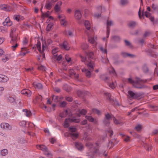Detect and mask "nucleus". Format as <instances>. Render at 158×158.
<instances>
[{"instance_id":"nucleus-29","label":"nucleus","mask_w":158,"mask_h":158,"mask_svg":"<svg viewBox=\"0 0 158 158\" xmlns=\"http://www.w3.org/2000/svg\"><path fill=\"white\" fill-rule=\"evenodd\" d=\"M110 103L114 106H120L119 103L118 102L117 100L116 99L114 100L113 99V101H111Z\"/></svg>"},{"instance_id":"nucleus-32","label":"nucleus","mask_w":158,"mask_h":158,"mask_svg":"<svg viewBox=\"0 0 158 158\" xmlns=\"http://www.w3.org/2000/svg\"><path fill=\"white\" fill-rule=\"evenodd\" d=\"M8 153V151L6 149H4L1 151V155L2 156H5Z\"/></svg>"},{"instance_id":"nucleus-49","label":"nucleus","mask_w":158,"mask_h":158,"mask_svg":"<svg viewBox=\"0 0 158 158\" xmlns=\"http://www.w3.org/2000/svg\"><path fill=\"white\" fill-rule=\"evenodd\" d=\"M121 55L122 57L125 58L128 56V53L124 52H122L121 53Z\"/></svg>"},{"instance_id":"nucleus-36","label":"nucleus","mask_w":158,"mask_h":158,"mask_svg":"<svg viewBox=\"0 0 158 158\" xmlns=\"http://www.w3.org/2000/svg\"><path fill=\"white\" fill-rule=\"evenodd\" d=\"M36 47H37L39 51L42 53V52L41 51V43L40 41H38L37 44H36Z\"/></svg>"},{"instance_id":"nucleus-2","label":"nucleus","mask_w":158,"mask_h":158,"mask_svg":"<svg viewBox=\"0 0 158 158\" xmlns=\"http://www.w3.org/2000/svg\"><path fill=\"white\" fill-rule=\"evenodd\" d=\"M128 82L132 84L133 85L135 88L138 89H143L146 87L143 83L147 82L146 79H141L139 78L136 77L135 80L134 81L131 78L128 79Z\"/></svg>"},{"instance_id":"nucleus-61","label":"nucleus","mask_w":158,"mask_h":158,"mask_svg":"<svg viewBox=\"0 0 158 158\" xmlns=\"http://www.w3.org/2000/svg\"><path fill=\"white\" fill-rule=\"evenodd\" d=\"M58 51V48H56L53 49L52 51V53L53 55H56L55 54Z\"/></svg>"},{"instance_id":"nucleus-27","label":"nucleus","mask_w":158,"mask_h":158,"mask_svg":"<svg viewBox=\"0 0 158 158\" xmlns=\"http://www.w3.org/2000/svg\"><path fill=\"white\" fill-rule=\"evenodd\" d=\"M69 121L70 122H75L76 123H78L80 122V120L79 119L75 118H69L68 119Z\"/></svg>"},{"instance_id":"nucleus-16","label":"nucleus","mask_w":158,"mask_h":158,"mask_svg":"<svg viewBox=\"0 0 158 158\" xmlns=\"http://www.w3.org/2000/svg\"><path fill=\"white\" fill-rule=\"evenodd\" d=\"M81 16L82 15L81 13L79 10H76L75 11V17L77 19L80 21V20L81 19Z\"/></svg>"},{"instance_id":"nucleus-21","label":"nucleus","mask_w":158,"mask_h":158,"mask_svg":"<svg viewBox=\"0 0 158 158\" xmlns=\"http://www.w3.org/2000/svg\"><path fill=\"white\" fill-rule=\"evenodd\" d=\"M68 111L67 110L59 114V116L61 118L65 117L68 114Z\"/></svg>"},{"instance_id":"nucleus-22","label":"nucleus","mask_w":158,"mask_h":158,"mask_svg":"<svg viewBox=\"0 0 158 158\" xmlns=\"http://www.w3.org/2000/svg\"><path fill=\"white\" fill-rule=\"evenodd\" d=\"M104 94L107 97V99L110 102L111 101H113V99L111 98V95L110 93H104Z\"/></svg>"},{"instance_id":"nucleus-20","label":"nucleus","mask_w":158,"mask_h":158,"mask_svg":"<svg viewBox=\"0 0 158 158\" xmlns=\"http://www.w3.org/2000/svg\"><path fill=\"white\" fill-rule=\"evenodd\" d=\"M23 111L25 113V115L27 117H29L31 115V111L27 109H23Z\"/></svg>"},{"instance_id":"nucleus-9","label":"nucleus","mask_w":158,"mask_h":158,"mask_svg":"<svg viewBox=\"0 0 158 158\" xmlns=\"http://www.w3.org/2000/svg\"><path fill=\"white\" fill-rule=\"evenodd\" d=\"M137 25V23L134 21H130L127 23V26L131 29H133Z\"/></svg>"},{"instance_id":"nucleus-1","label":"nucleus","mask_w":158,"mask_h":158,"mask_svg":"<svg viewBox=\"0 0 158 158\" xmlns=\"http://www.w3.org/2000/svg\"><path fill=\"white\" fill-rule=\"evenodd\" d=\"M86 55L84 57L81 55H80L79 56L81 58L82 62L84 63L86 65L89 70L85 68L82 69L83 72L85 73L86 76L88 77H90L91 76V71L92 72L94 70V63L91 60L94 58V53L92 52H86Z\"/></svg>"},{"instance_id":"nucleus-58","label":"nucleus","mask_w":158,"mask_h":158,"mask_svg":"<svg viewBox=\"0 0 158 158\" xmlns=\"http://www.w3.org/2000/svg\"><path fill=\"white\" fill-rule=\"evenodd\" d=\"M100 50L103 53H107V50L106 49H104L102 47H101L100 48Z\"/></svg>"},{"instance_id":"nucleus-37","label":"nucleus","mask_w":158,"mask_h":158,"mask_svg":"<svg viewBox=\"0 0 158 158\" xmlns=\"http://www.w3.org/2000/svg\"><path fill=\"white\" fill-rule=\"evenodd\" d=\"M110 120L104 119L103 121L104 124L106 126H108L110 123Z\"/></svg>"},{"instance_id":"nucleus-56","label":"nucleus","mask_w":158,"mask_h":158,"mask_svg":"<svg viewBox=\"0 0 158 158\" xmlns=\"http://www.w3.org/2000/svg\"><path fill=\"white\" fill-rule=\"evenodd\" d=\"M46 46V42L45 40H42V50L44 51Z\"/></svg>"},{"instance_id":"nucleus-55","label":"nucleus","mask_w":158,"mask_h":158,"mask_svg":"<svg viewBox=\"0 0 158 158\" xmlns=\"http://www.w3.org/2000/svg\"><path fill=\"white\" fill-rule=\"evenodd\" d=\"M58 96L53 95L52 97V99L55 102H58Z\"/></svg>"},{"instance_id":"nucleus-11","label":"nucleus","mask_w":158,"mask_h":158,"mask_svg":"<svg viewBox=\"0 0 158 158\" xmlns=\"http://www.w3.org/2000/svg\"><path fill=\"white\" fill-rule=\"evenodd\" d=\"M0 8L1 9L7 11H10L11 10V7L7 5H1Z\"/></svg>"},{"instance_id":"nucleus-31","label":"nucleus","mask_w":158,"mask_h":158,"mask_svg":"<svg viewBox=\"0 0 158 158\" xmlns=\"http://www.w3.org/2000/svg\"><path fill=\"white\" fill-rule=\"evenodd\" d=\"M37 148H38L43 150V151L47 150V148L46 147L43 145H38L37 146Z\"/></svg>"},{"instance_id":"nucleus-4","label":"nucleus","mask_w":158,"mask_h":158,"mask_svg":"<svg viewBox=\"0 0 158 158\" xmlns=\"http://www.w3.org/2000/svg\"><path fill=\"white\" fill-rule=\"evenodd\" d=\"M87 156H89V158H96L97 156L101 157L103 156L106 157L107 156V152L105 150L98 152L97 150H95L91 152L88 153Z\"/></svg>"},{"instance_id":"nucleus-46","label":"nucleus","mask_w":158,"mask_h":158,"mask_svg":"<svg viewBox=\"0 0 158 158\" xmlns=\"http://www.w3.org/2000/svg\"><path fill=\"white\" fill-rule=\"evenodd\" d=\"M92 111L94 113H96L98 115L101 114L100 111L96 109H92Z\"/></svg>"},{"instance_id":"nucleus-41","label":"nucleus","mask_w":158,"mask_h":158,"mask_svg":"<svg viewBox=\"0 0 158 158\" xmlns=\"http://www.w3.org/2000/svg\"><path fill=\"white\" fill-rule=\"evenodd\" d=\"M109 73L110 74H112L114 76H116V72L113 68H112L111 70L109 71Z\"/></svg>"},{"instance_id":"nucleus-19","label":"nucleus","mask_w":158,"mask_h":158,"mask_svg":"<svg viewBox=\"0 0 158 158\" xmlns=\"http://www.w3.org/2000/svg\"><path fill=\"white\" fill-rule=\"evenodd\" d=\"M61 4V2H58L56 5L55 6V9L56 12H58L60 11V6Z\"/></svg>"},{"instance_id":"nucleus-40","label":"nucleus","mask_w":158,"mask_h":158,"mask_svg":"<svg viewBox=\"0 0 158 158\" xmlns=\"http://www.w3.org/2000/svg\"><path fill=\"white\" fill-rule=\"evenodd\" d=\"M16 99L15 97H12L11 96H9L8 98V100L11 103H13L15 102Z\"/></svg>"},{"instance_id":"nucleus-62","label":"nucleus","mask_w":158,"mask_h":158,"mask_svg":"<svg viewBox=\"0 0 158 158\" xmlns=\"http://www.w3.org/2000/svg\"><path fill=\"white\" fill-rule=\"evenodd\" d=\"M26 93L24 94L27 95L28 97H29L31 95V92L29 90H26Z\"/></svg>"},{"instance_id":"nucleus-17","label":"nucleus","mask_w":158,"mask_h":158,"mask_svg":"<svg viewBox=\"0 0 158 158\" xmlns=\"http://www.w3.org/2000/svg\"><path fill=\"white\" fill-rule=\"evenodd\" d=\"M75 146L76 148H77V149L79 151L82 150L83 148V146L82 144L78 142H77L75 143Z\"/></svg>"},{"instance_id":"nucleus-6","label":"nucleus","mask_w":158,"mask_h":158,"mask_svg":"<svg viewBox=\"0 0 158 158\" xmlns=\"http://www.w3.org/2000/svg\"><path fill=\"white\" fill-rule=\"evenodd\" d=\"M128 93L129 97L134 99L140 97L141 96V94L140 93H135L131 90L129 91Z\"/></svg>"},{"instance_id":"nucleus-34","label":"nucleus","mask_w":158,"mask_h":158,"mask_svg":"<svg viewBox=\"0 0 158 158\" xmlns=\"http://www.w3.org/2000/svg\"><path fill=\"white\" fill-rule=\"evenodd\" d=\"M144 147L147 151H151L152 147V146H150L147 143L145 144L144 145Z\"/></svg>"},{"instance_id":"nucleus-43","label":"nucleus","mask_w":158,"mask_h":158,"mask_svg":"<svg viewBox=\"0 0 158 158\" xmlns=\"http://www.w3.org/2000/svg\"><path fill=\"white\" fill-rule=\"evenodd\" d=\"M88 45L86 44L83 43L81 46V48L83 50H86L88 48Z\"/></svg>"},{"instance_id":"nucleus-51","label":"nucleus","mask_w":158,"mask_h":158,"mask_svg":"<svg viewBox=\"0 0 158 158\" xmlns=\"http://www.w3.org/2000/svg\"><path fill=\"white\" fill-rule=\"evenodd\" d=\"M65 60L68 63L71 61V58L69 56V55H65Z\"/></svg>"},{"instance_id":"nucleus-52","label":"nucleus","mask_w":158,"mask_h":158,"mask_svg":"<svg viewBox=\"0 0 158 158\" xmlns=\"http://www.w3.org/2000/svg\"><path fill=\"white\" fill-rule=\"evenodd\" d=\"M79 113L82 115H85L86 113V111L85 109H82L81 110H79Z\"/></svg>"},{"instance_id":"nucleus-14","label":"nucleus","mask_w":158,"mask_h":158,"mask_svg":"<svg viewBox=\"0 0 158 158\" xmlns=\"http://www.w3.org/2000/svg\"><path fill=\"white\" fill-rule=\"evenodd\" d=\"M60 45L61 48L66 50H69L70 49V47L68 45V43L66 41H64L62 44H60Z\"/></svg>"},{"instance_id":"nucleus-18","label":"nucleus","mask_w":158,"mask_h":158,"mask_svg":"<svg viewBox=\"0 0 158 158\" xmlns=\"http://www.w3.org/2000/svg\"><path fill=\"white\" fill-rule=\"evenodd\" d=\"M8 80V77L4 75H0V82H6Z\"/></svg>"},{"instance_id":"nucleus-15","label":"nucleus","mask_w":158,"mask_h":158,"mask_svg":"<svg viewBox=\"0 0 158 158\" xmlns=\"http://www.w3.org/2000/svg\"><path fill=\"white\" fill-rule=\"evenodd\" d=\"M3 24L4 26L7 25L9 26H11L12 24V22L10 21L9 17L6 18Z\"/></svg>"},{"instance_id":"nucleus-47","label":"nucleus","mask_w":158,"mask_h":158,"mask_svg":"<svg viewBox=\"0 0 158 158\" xmlns=\"http://www.w3.org/2000/svg\"><path fill=\"white\" fill-rule=\"evenodd\" d=\"M60 23L61 25L64 26H66L67 24V22L65 21L64 19H62L60 20Z\"/></svg>"},{"instance_id":"nucleus-26","label":"nucleus","mask_w":158,"mask_h":158,"mask_svg":"<svg viewBox=\"0 0 158 158\" xmlns=\"http://www.w3.org/2000/svg\"><path fill=\"white\" fill-rule=\"evenodd\" d=\"M129 2L128 0H121L120 2V4L123 6H126L128 4Z\"/></svg>"},{"instance_id":"nucleus-48","label":"nucleus","mask_w":158,"mask_h":158,"mask_svg":"<svg viewBox=\"0 0 158 158\" xmlns=\"http://www.w3.org/2000/svg\"><path fill=\"white\" fill-rule=\"evenodd\" d=\"M86 118L89 121L91 122H93L94 121V118L90 116H86Z\"/></svg>"},{"instance_id":"nucleus-63","label":"nucleus","mask_w":158,"mask_h":158,"mask_svg":"<svg viewBox=\"0 0 158 158\" xmlns=\"http://www.w3.org/2000/svg\"><path fill=\"white\" fill-rule=\"evenodd\" d=\"M36 99L38 102H40L42 100V98L41 96L39 95L36 97Z\"/></svg>"},{"instance_id":"nucleus-53","label":"nucleus","mask_w":158,"mask_h":158,"mask_svg":"<svg viewBox=\"0 0 158 158\" xmlns=\"http://www.w3.org/2000/svg\"><path fill=\"white\" fill-rule=\"evenodd\" d=\"M26 124V122L25 121H22L19 123V125L21 127H25Z\"/></svg>"},{"instance_id":"nucleus-44","label":"nucleus","mask_w":158,"mask_h":158,"mask_svg":"<svg viewBox=\"0 0 158 158\" xmlns=\"http://www.w3.org/2000/svg\"><path fill=\"white\" fill-rule=\"evenodd\" d=\"M69 131L71 132V133H74L77 131V129L75 127H70L69 128Z\"/></svg>"},{"instance_id":"nucleus-45","label":"nucleus","mask_w":158,"mask_h":158,"mask_svg":"<svg viewBox=\"0 0 158 158\" xmlns=\"http://www.w3.org/2000/svg\"><path fill=\"white\" fill-rule=\"evenodd\" d=\"M124 42L125 43V45L126 46H129L130 47H132L131 43L127 40H124Z\"/></svg>"},{"instance_id":"nucleus-35","label":"nucleus","mask_w":158,"mask_h":158,"mask_svg":"<svg viewBox=\"0 0 158 158\" xmlns=\"http://www.w3.org/2000/svg\"><path fill=\"white\" fill-rule=\"evenodd\" d=\"M112 39L115 42H118L120 40V37L117 35H114L112 37Z\"/></svg>"},{"instance_id":"nucleus-13","label":"nucleus","mask_w":158,"mask_h":158,"mask_svg":"<svg viewBox=\"0 0 158 158\" xmlns=\"http://www.w3.org/2000/svg\"><path fill=\"white\" fill-rule=\"evenodd\" d=\"M88 92L86 91H81L80 90H78L77 92V95L78 97L83 98L87 95Z\"/></svg>"},{"instance_id":"nucleus-33","label":"nucleus","mask_w":158,"mask_h":158,"mask_svg":"<svg viewBox=\"0 0 158 158\" xmlns=\"http://www.w3.org/2000/svg\"><path fill=\"white\" fill-rule=\"evenodd\" d=\"M150 108L151 110L157 111L158 110V106L151 105L150 106Z\"/></svg>"},{"instance_id":"nucleus-28","label":"nucleus","mask_w":158,"mask_h":158,"mask_svg":"<svg viewBox=\"0 0 158 158\" xmlns=\"http://www.w3.org/2000/svg\"><path fill=\"white\" fill-rule=\"evenodd\" d=\"M88 35L89 42L90 43L94 44L95 42V39L89 35L88 34Z\"/></svg>"},{"instance_id":"nucleus-50","label":"nucleus","mask_w":158,"mask_h":158,"mask_svg":"<svg viewBox=\"0 0 158 158\" xmlns=\"http://www.w3.org/2000/svg\"><path fill=\"white\" fill-rule=\"evenodd\" d=\"M26 49V48H21V51L20 53L19 54V55L24 56L26 55V52H22V51H23Z\"/></svg>"},{"instance_id":"nucleus-60","label":"nucleus","mask_w":158,"mask_h":158,"mask_svg":"<svg viewBox=\"0 0 158 158\" xmlns=\"http://www.w3.org/2000/svg\"><path fill=\"white\" fill-rule=\"evenodd\" d=\"M97 8L98 9H101L102 12H104L105 10V8L104 6H99Z\"/></svg>"},{"instance_id":"nucleus-25","label":"nucleus","mask_w":158,"mask_h":158,"mask_svg":"<svg viewBox=\"0 0 158 158\" xmlns=\"http://www.w3.org/2000/svg\"><path fill=\"white\" fill-rule=\"evenodd\" d=\"M52 58L54 59V60H56L58 61H60L62 59V57L60 55L57 56V54H56L53 55L52 57Z\"/></svg>"},{"instance_id":"nucleus-12","label":"nucleus","mask_w":158,"mask_h":158,"mask_svg":"<svg viewBox=\"0 0 158 158\" xmlns=\"http://www.w3.org/2000/svg\"><path fill=\"white\" fill-rule=\"evenodd\" d=\"M1 128L3 129H8L11 130L12 129V127L10 126L9 124L7 123H2L0 125Z\"/></svg>"},{"instance_id":"nucleus-7","label":"nucleus","mask_w":158,"mask_h":158,"mask_svg":"<svg viewBox=\"0 0 158 158\" xmlns=\"http://www.w3.org/2000/svg\"><path fill=\"white\" fill-rule=\"evenodd\" d=\"M114 24V23L113 21L112 20H107L106 23V25H107V31H106V35L107 37L108 38L109 34L110 32V27L111 26H112Z\"/></svg>"},{"instance_id":"nucleus-24","label":"nucleus","mask_w":158,"mask_h":158,"mask_svg":"<svg viewBox=\"0 0 158 158\" xmlns=\"http://www.w3.org/2000/svg\"><path fill=\"white\" fill-rule=\"evenodd\" d=\"M33 85L35 88H37L40 89L42 88V85L40 83H34Z\"/></svg>"},{"instance_id":"nucleus-42","label":"nucleus","mask_w":158,"mask_h":158,"mask_svg":"<svg viewBox=\"0 0 158 158\" xmlns=\"http://www.w3.org/2000/svg\"><path fill=\"white\" fill-rule=\"evenodd\" d=\"M44 153L45 155H47L48 157H51L52 156L51 154L48 152V149L47 148V150H44Z\"/></svg>"},{"instance_id":"nucleus-10","label":"nucleus","mask_w":158,"mask_h":158,"mask_svg":"<svg viewBox=\"0 0 158 158\" xmlns=\"http://www.w3.org/2000/svg\"><path fill=\"white\" fill-rule=\"evenodd\" d=\"M84 23L86 29L89 30L90 28V26L89 22L88 20H85V21H78V23L80 24H81L83 23Z\"/></svg>"},{"instance_id":"nucleus-8","label":"nucleus","mask_w":158,"mask_h":158,"mask_svg":"<svg viewBox=\"0 0 158 158\" xmlns=\"http://www.w3.org/2000/svg\"><path fill=\"white\" fill-rule=\"evenodd\" d=\"M65 137H70L73 140H75L77 139L78 136V134L76 133H68L66 132L64 134Z\"/></svg>"},{"instance_id":"nucleus-59","label":"nucleus","mask_w":158,"mask_h":158,"mask_svg":"<svg viewBox=\"0 0 158 158\" xmlns=\"http://www.w3.org/2000/svg\"><path fill=\"white\" fill-rule=\"evenodd\" d=\"M69 73L70 76H73L76 75V73L74 72L73 69H71L69 70Z\"/></svg>"},{"instance_id":"nucleus-3","label":"nucleus","mask_w":158,"mask_h":158,"mask_svg":"<svg viewBox=\"0 0 158 158\" xmlns=\"http://www.w3.org/2000/svg\"><path fill=\"white\" fill-rule=\"evenodd\" d=\"M16 29L12 28L10 35V37L11 39L10 43L12 45L11 47L13 51H14L18 45L17 43L18 34H16Z\"/></svg>"},{"instance_id":"nucleus-23","label":"nucleus","mask_w":158,"mask_h":158,"mask_svg":"<svg viewBox=\"0 0 158 158\" xmlns=\"http://www.w3.org/2000/svg\"><path fill=\"white\" fill-rule=\"evenodd\" d=\"M63 88L64 90L67 92H70L72 89L71 87L67 85H64L63 86Z\"/></svg>"},{"instance_id":"nucleus-30","label":"nucleus","mask_w":158,"mask_h":158,"mask_svg":"<svg viewBox=\"0 0 158 158\" xmlns=\"http://www.w3.org/2000/svg\"><path fill=\"white\" fill-rule=\"evenodd\" d=\"M143 72L145 73H147L148 71V68L146 64H144L143 65Z\"/></svg>"},{"instance_id":"nucleus-54","label":"nucleus","mask_w":158,"mask_h":158,"mask_svg":"<svg viewBox=\"0 0 158 158\" xmlns=\"http://www.w3.org/2000/svg\"><path fill=\"white\" fill-rule=\"evenodd\" d=\"M113 121L115 124H116L117 125L119 124H120V122H118V121L115 118V117L114 116H113Z\"/></svg>"},{"instance_id":"nucleus-64","label":"nucleus","mask_w":158,"mask_h":158,"mask_svg":"<svg viewBox=\"0 0 158 158\" xmlns=\"http://www.w3.org/2000/svg\"><path fill=\"white\" fill-rule=\"evenodd\" d=\"M152 8L154 10H156L158 9V6L153 4L152 5Z\"/></svg>"},{"instance_id":"nucleus-39","label":"nucleus","mask_w":158,"mask_h":158,"mask_svg":"<svg viewBox=\"0 0 158 158\" xmlns=\"http://www.w3.org/2000/svg\"><path fill=\"white\" fill-rule=\"evenodd\" d=\"M113 115L112 116L111 115H110L108 113L107 114H105V117L104 119L110 120L112 118H113Z\"/></svg>"},{"instance_id":"nucleus-5","label":"nucleus","mask_w":158,"mask_h":158,"mask_svg":"<svg viewBox=\"0 0 158 158\" xmlns=\"http://www.w3.org/2000/svg\"><path fill=\"white\" fill-rule=\"evenodd\" d=\"M148 47L150 48H152V49H148L147 51V52L149 54V55L154 58L156 57L157 56V54L154 53L152 49H157L158 48V47L155 46L152 44H149L148 46Z\"/></svg>"},{"instance_id":"nucleus-38","label":"nucleus","mask_w":158,"mask_h":158,"mask_svg":"<svg viewBox=\"0 0 158 158\" xmlns=\"http://www.w3.org/2000/svg\"><path fill=\"white\" fill-rule=\"evenodd\" d=\"M52 2H48L46 3L45 6L46 8L48 10H50L52 7Z\"/></svg>"},{"instance_id":"nucleus-57","label":"nucleus","mask_w":158,"mask_h":158,"mask_svg":"<svg viewBox=\"0 0 158 158\" xmlns=\"http://www.w3.org/2000/svg\"><path fill=\"white\" fill-rule=\"evenodd\" d=\"M67 119H66L65 120V121L64 123V127L65 128H67L69 127V124L67 121Z\"/></svg>"}]
</instances>
